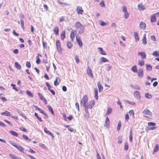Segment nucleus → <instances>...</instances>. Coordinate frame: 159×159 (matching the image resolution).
<instances>
[{
  "label": "nucleus",
  "mask_w": 159,
  "mask_h": 159,
  "mask_svg": "<svg viewBox=\"0 0 159 159\" xmlns=\"http://www.w3.org/2000/svg\"><path fill=\"white\" fill-rule=\"evenodd\" d=\"M80 104L81 106L84 107L85 110L86 107L88 106V98L87 95L84 96L82 98Z\"/></svg>",
  "instance_id": "f257e3e1"
},
{
  "label": "nucleus",
  "mask_w": 159,
  "mask_h": 159,
  "mask_svg": "<svg viewBox=\"0 0 159 159\" xmlns=\"http://www.w3.org/2000/svg\"><path fill=\"white\" fill-rule=\"evenodd\" d=\"M94 104L95 102L93 100L91 101L89 103H88V106L86 107L85 111H87V109H89V108L91 109L94 105Z\"/></svg>",
  "instance_id": "f03ea898"
},
{
  "label": "nucleus",
  "mask_w": 159,
  "mask_h": 159,
  "mask_svg": "<svg viewBox=\"0 0 159 159\" xmlns=\"http://www.w3.org/2000/svg\"><path fill=\"white\" fill-rule=\"evenodd\" d=\"M134 95L136 99L139 101L140 100L141 95L139 91H135L134 93Z\"/></svg>",
  "instance_id": "7ed1b4c3"
},
{
  "label": "nucleus",
  "mask_w": 159,
  "mask_h": 159,
  "mask_svg": "<svg viewBox=\"0 0 159 159\" xmlns=\"http://www.w3.org/2000/svg\"><path fill=\"white\" fill-rule=\"evenodd\" d=\"M76 11L78 14H82L84 12V10L81 6H77L76 7Z\"/></svg>",
  "instance_id": "20e7f679"
},
{
  "label": "nucleus",
  "mask_w": 159,
  "mask_h": 159,
  "mask_svg": "<svg viewBox=\"0 0 159 159\" xmlns=\"http://www.w3.org/2000/svg\"><path fill=\"white\" fill-rule=\"evenodd\" d=\"M56 47L57 50L59 52H60L61 51V43L60 41L58 40H57L56 42Z\"/></svg>",
  "instance_id": "39448f33"
},
{
  "label": "nucleus",
  "mask_w": 159,
  "mask_h": 159,
  "mask_svg": "<svg viewBox=\"0 0 159 159\" xmlns=\"http://www.w3.org/2000/svg\"><path fill=\"white\" fill-rule=\"evenodd\" d=\"M87 72L88 75L92 77H93V74L92 70L89 67V66H88L87 69Z\"/></svg>",
  "instance_id": "423d86ee"
},
{
  "label": "nucleus",
  "mask_w": 159,
  "mask_h": 159,
  "mask_svg": "<svg viewBox=\"0 0 159 159\" xmlns=\"http://www.w3.org/2000/svg\"><path fill=\"white\" fill-rule=\"evenodd\" d=\"M138 9L140 11H143L145 9V7L142 3H139L138 5Z\"/></svg>",
  "instance_id": "0eeeda50"
},
{
  "label": "nucleus",
  "mask_w": 159,
  "mask_h": 159,
  "mask_svg": "<svg viewBox=\"0 0 159 159\" xmlns=\"http://www.w3.org/2000/svg\"><path fill=\"white\" fill-rule=\"evenodd\" d=\"M138 75L139 78H142L143 77V70L142 69H140L139 70Z\"/></svg>",
  "instance_id": "6e6552de"
},
{
  "label": "nucleus",
  "mask_w": 159,
  "mask_h": 159,
  "mask_svg": "<svg viewBox=\"0 0 159 159\" xmlns=\"http://www.w3.org/2000/svg\"><path fill=\"white\" fill-rule=\"evenodd\" d=\"M76 40L78 43V44L79 45L80 47H82L83 46V44L82 42L80 39V37L76 36Z\"/></svg>",
  "instance_id": "1a4fd4ad"
},
{
  "label": "nucleus",
  "mask_w": 159,
  "mask_h": 159,
  "mask_svg": "<svg viewBox=\"0 0 159 159\" xmlns=\"http://www.w3.org/2000/svg\"><path fill=\"white\" fill-rule=\"evenodd\" d=\"M44 132L45 133L48 134L49 135H50L52 137V139H53L54 138V136H53L52 134L50 131L48 130L47 129L46 127H45L44 128Z\"/></svg>",
  "instance_id": "9d476101"
},
{
  "label": "nucleus",
  "mask_w": 159,
  "mask_h": 159,
  "mask_svg": "<svg viewBox=\"0 0 159 159\" xmlns=\"http://www.w3.org/2000/svg\"><path fill=\"white\" fill-rule=\"evenodd\" d=\"M143 113L144 115H148L151 116L152 115V112L148 109H145L143 111Z\"/></svg>",
  "instance_id": "9b49d317"
},
{
  "label": "nucleus",
  "mask_w": 159,
  "mask_h": 159,
  "mask_svg": "<svg viewBox=\"0 0 159 159\" xmlns=\"http://www.w3.org/2000/svg\"><path fill=\"white\" fill-rule=\"evenodd\" d=\"M104 126L106 127L107 128L109 127L110 125V120L109 118L107 117L106 118V121L104 124Z\"/></svg>",
  "instance_id": "f8f14e48"
},
{
  "label": "nucleus",
  "mask_w": 159,
  "mask_h": 159,
  "mask_svg": "<svg viewBox=\"0 0 159 159\" xmlns=\"http://www.w3.org/2000/svg\"><path fill=\"white\" fill-rule=\"evenodd\" d=\"M76 33L75 30H72L70 34V37L72 41H73V39L75 36V34Z\"/></svg>",
  "instance_id": "ddd939ff"
},
{
  "label": "nucleus",
  "mask_w": 159,
  "mask_h": 159,
  "mask_svg": "<svg viewBox=\"0 0 159 159\" xmlns=\"http://www.w3.org/2000/svg\"><path fill=\"white\" fill-rule=\"evenodd\" d=\"M138 55H140L142 59H143L146 58V55L144 52H139Z\"/></svg>",
  "instance_id": "4468645a"
},
{
  "label": "nucleus",
  "mask_w": 159,
  "mask_h": 159,
  "mask_svg": "<svg viewBox=\"0 0 159 159\" xmlns=\"http://www.w3.org/2000/svg\"><path fill=\"white\" fill-rule=\"evenodd\" d=\"M142 43L143 44L145 45L147 44V39L146 38V34H143V38L142 40Z\"/></svg>",
  "instance_id": "2eb2a0df"
},
{
  "label": "nucleus",
  "mask_w": 159,
  "mask_h": 159,
  "mask_svg": "<svg viewBox=\"0 0 159 159\" xmlns=\"http://www.w3.org/2000/svg\"><path fill=\"white\" fill-rule=\"evenodd\" d=\"M112 110L111 108H108L107 109V111L105 114V116H108L112 112Z\"/></svg>",
  "instance_id": "dca6fc26"
},
{
  "label": "nucleus",
  "mask_w": 159,
  "mask_h": 159,
  "mask_svg": "<svg viewBox=\"0 0 159 159\" xmlns=\"http://www.w3.org/2000/svg\"><path fill=\"white\" fill-rule=\"evenodd\" d=\"M80 30L78 31V33L79 34H81L84 32V27L82 25L80 28H78Z\"/></svg>",
  "instance_id": "f3484780"
},
{
  "label": "nucleus",
  "mask_w": 159,
  "mask_h": 159,
  "mask_svg": "<svg viewBox=\"0 0 159 159\" xmlns=\"http://www.w3.org/2000/svg\"><path fill=\"white\" fill-rule=\"evenodd\" d=\"M97 85L98 88L99 92L100 93L101 91L103 89V87L102 86L100 81L98 82Z\"/></svg>",
  "instance_id": "a211bd4d"
},
{
  "label": "nucleus",
  "mask_w": 159,
  "mask_h": 159,
  "mask_svg": "<svg viewBox=\"0 0 159 159\" xmlns=\"http://www.w3.org/2000/svg\"><path fill=\"white\" fill-rule=\"evenodd\" d=\"M1 114L2 115L6 116H10L11 115L10 112L8 111H6L5 112H1Z\"/></svg>",
  "instance_id": "6ab92c4d"
},
{
  "label": "nucleus",
  "mask_w": 159,
  "mask_h": 159,
  "mask_svg": "<svg viewBox=\"0 0 159 159\" xmlns=\"http://www.w3.org/2000/svg\"><path fill=\"white\" fill-rule=\"evenodd\" d=\"M134 36L136 42H138L139 40V38L137 32H134Z\"/></svg>",
  "instance_id": "aec40b11"
},
{
  "label": "nucleus",
  "mask_w": 159,
  "mask_h": 159,
  "mask_svg": "<svg viewBox=\"0 0 159 159\" xmlns=\"http://www.w3.org/2000/svg\"><path fill=\"white\" fill-rule=\"evenodd\" d=\"M150 19L152 22H155L156 21L157 19L155 15H152L150 17Z\"/></svg>",
  "instance_id": "412c9836"
},
{
  "label": "nucleus",
  "mask_w": 159,
  "mask_h": 159,
  "mask_svg": "<svg viewBox=\"0 0 159 159\" xmlns=\"http://www.w3.org/2000/svg\"><path fill=\"white\" fill-rule=\"evenodd\" d=\"M139 25L141 28L143 30H144L146 26V24L142 21L140 22Z\"/></svg>",
  "instance_id": "4be33fe9"
},
{
  "label": "nucleus",
  "mask_w": 159,
  "mask_h": 159,
  "mask_svg": "<svg viewBox=\"0 0 159 159\" xmlns=\"http://www.w3.org/2000/svg\"><path fill=\"white\" fill-rule=\"evenodd\" d=\"M38 94L39 96V98H40V99L41 100H43L44 102H46L45 104H47L46 99L44 98L42 95L40 93H38Z\"/></svg>",
  "instance_id": "5701e85b"
},
{
  "label": "nucleus",
  "mask_w": 159,
  "mask_h": 159,
  "mask_svg": "<svg viewBox=\"0 0 159 159\" xmlns=\"http://www.w3.org/2000/svg\"><path fill=\"white\" fill-rule=\"evenodd\" d=\"M65 31L64 30L62 32L61 34V40H63L65 38Z\"/></svg>",
  "instance_id": "b1692460"
},
{
  "label": "nucleus",
  "mask_w": 159,
  "mask_h": 159,
  "mask_svg": "<svg viewBox=\"0 0 159 159\" xmlns=\"http://www.w3.org/2000/svg\"><path fill=\"white\" fill-rule=\"evenodd\" d=\"M94 97L95 98L98 100V89H94Z\"/></svg>",
  "instance_id": "393cba45"
},
{
  "label": "nucleus",
  "mask_w": 159,
  "mask_h": 159,
  "mask_svg": "<svg viewBox=\"0 0 159 159\" xmlns=\"http://www.w3.org/2000/svg\"><path fill=\"white\" fill-rule=\"evenodd\" d=\"M156 129V127H147L146 128V130L147 131L149 130H154Z\"/></svg>",
  "instance_id": "a878e982"
},
{
  "label": "nucleus",
  "mask_w": 159,
  "mask_h": 159,
  "mask_svg": "<svg viewBox=\"0 0 159 159\" xmlns=\"http://www.w3.org/2000/svg\"><path fill=\"white\" fill-rule=\"evenodd\" d=\"M16 148L20 152H24V148L18 145Z\"/></svg>",
  "instance_id": "bb28decb"
},
{
  "label": "nucleus",
  "mask_w": 159,
  "mask_h": 159,
  "mask_svg": "<svg viewBox=\"0 0 159 159\" xmlns=\"http://www.w3.org/2000/svg\"><path fill=\"white\" fill-rule=\"evenodd\" d=\"M98 49L100 50L99 52L101 54L103 55H106L105 51L103 50L102 48H98Z\"/></svg>",
  "instance_id": "cd10ccee"
},
{
  "label": "nucleus",
  "mask_w": 159,
  "mask_h": 159,
  "mask_svg": "<svg viewBox=\"0 0 159 159\" xmlns=\"http://www.w3.org/2000/svg\"><path fill=\"white\" fill-rule=\"evenodd\" d=\"M131 70L132 71L134 72H137V67L136 66L134 65V66L131 69Z\"/></svg>",
  "instance_id": "c85d7f7f"
},
{
  "label": "nucleus",
  "mask_w": 159,
  "mask_h": 159,
  "mask_svg": "<svg viewBox=\"0 0 159 159\" xmlns=\"http://www.w3.org/2000/svg\"><path fill=\"white\" fill-rule=\"evenodd\" d=\"M12 135L17 136L18 135V134L15 131L13 130H10L9 132Z\"/></svg>",
  "instance_id": "c756f323"
},
{
  "label": "nucleus",
  "mask_w": 159,
  "mask_h": 159,
  "mask_svg": "<svg viewBox=\"0 0 159 159\" xmlns=\"http://www.w3.org/2000/svg\"><path fill=\"white\" fill-rule=\"evenodd\" d=\"M54 32L55 33L56 35H58L59 32V29L58 27L56 26L55 27L54 30Z\"/></svg>",
  "instance_id": "7c9ffc66"
},
{
  "label": "nucleus",
  "mask_w": 159,
  "mask_h": 159,
  "mask_svg": "<svg viewBox=\"0 0 159 159\" xmlns=\"http://www.w3.org/2000/svg\"><path fill=\"white\" fill-rule=\"evenodd\" d=\"M47 106V107L48 108L49 111L51 112V113L53 115L54 114V113L52 107L49 105H48Z\"/></svg>",
  "instance_id": "2f4dec72"
},
{
  "label": "nucleus",
  "mask_w": 159,
  "mask_h": 159,
  "mask_svg": "<svg viewBox=\"0 0 159 159\" xmlns=\"http://www.w3.org/2000/svg\"><path fill=\"white\" fill-rule=\"evenodd\" d=\"M15 65L16 67L18 70H20L21 68V66L17 62H15Z\"/></svg>",
  "instance_id": "473e14b6"
},
{
  "label": "nucleus",
  "mask_w": 159,
  "mask_h": 159,
  "mask_svg": "<svg viewBox=\"0 0 159 159\" xmlns=\"http://www.w3.org/2000/svg\"><path fill=\"white\" fill-rule=\"evenodd\" d=\"M145 97L146 98L148 99H151L152 98V95L148 93H145Z\"/></svg>",
  "instance_id": "72a5a7b5"
},
{
  "label": "nucleus",
  "mask_w": 159,
  "mask_h": 159,
  "mask_svg": "<svg viewBox=\"0 0 159 159\" xmlns=\"http://www.w3.org/2000/svg\"><path fill=\"white\" fill-rule=\"evenodd\" d=\"M67 46L68 48H70L72 46V44L71 42L68 41L67 42Z\"/></svg>",
  "instance_id": "f704fd0d"
},
{
  "label": "nucleus",
  "mask_w": 159,
  "mask_h": 159,
  "mask_svg": "<svg viewBox=\"0 0 159 159\" xmlns=\"http://www.w3.org/2000/svg\"><path fill=\"white\" fill-rule=\"evenodd\" d=\"M60 80V79L58 77H57L55 80L54 81V85L55 86H57L59 85V83L58 82V80Z\"/></svg>",
  "instance_id": "c9c22d12"
},
{
  "label": "nucleus",
  "mask_w": 159,
  "mask_h": 159,
  "mask_svg": "<svg viewBox=\"0 0 159 159\" xmlns=\"http://www.w3.org/2000/svg\"><path fill=\"white\" fill-rule=\"evenodd\" d=\"M57 3L60 4L61 6L63 7L64 6H66L67 5V4L65 2H61L60 1H59L58 0L57 1Z\"/></svg>",
  "instance_id": "e433bc0d"
},
{
  "label": "nucleus",
  "mask_w": 159,
  "mask_h": 159,
  "mask_svg": "<svg viewBox=\"0 0 159 159\" xmlns=\"http://www.w3.org/2000/svg\"><path fill=\"white\" fill-rule=\"evenodd\" d=\"M146 69L147 70L150 71L152 69V66L150 65L146 64Z\"/></svg>",
  "instance_id": "4c0bfd02"
},
{
  "label": "nucleus",
  "mask_w": 159,
  "mask_h": 159,
  "mask_svg": "<svg viewBox=\"0 0 159 159\" xmlns=\"http://www.w3.org/2000/svg\"><path fill=\"white\" fill-rule=\"evenodd\" d=\"M34 116L36 117L40 122H42L43 121V120H42L41 118L40 117H39L38 116V114L36 113H35Z\"/></svg>",
  "instance_id": "58836bf2"
},
{
  "label": "nucleus",
  "mask_w": 159,
  "mask_h": 159,
  "mask_svg": "<svg viewBox=\"0 0 159 159\" xmlns=\"http://www.w3.org/2000/svg\"><path fill=\"white\" fill-rule=\"evenodd\" d=\"M101 60L102 62H109V61L107 58L103 57L101 58Z\"/></svg>",
  "instance_id": "ea45409f"
},
{
  "label": "nucleus",
  "mask_w": 159,
  "mask_h": 159,
  "mask_svg": "<svg viewBox=\"0 0 159 159\" xmlns=\"http://www.w3.org/2000/svg\"><path fill=\"white\" fill-rule=\"evenodd\" d=\"M159 149V146L158 144H156L153 150V153L157 152Z\"/></svg>",
  "instance_id": "a19ab883"
},
{
  "label": "nucleus",
  "mask_w": 159,
  "mask_h": 159,
  "mask_svg": "<svg viewBox=\"0 0 159 159\" xmlns=\"http://www.w3.org/2000/svg\"><path fill=\"white\" fill-rule=\"evenodd\" d=\"M82 25L79 22H77L75 24V27L78 28H80Z\"/></svg>",
  "instance_id": "79ce46f5"
},
{
  "label": "nucleus",
  "mask_w": 159,
  "mask_h": 159,
  "mask_svg": "<svg viewBox=\"0 0 159 159\" xmlns=\"http://www.w3.org/2000/svg\"><path fill=\"white\" fill-rule=\"evenodd\" d=\"M144 61L143 60H139L138 64L140 66H142L144 65Z\"/></svg>",
  "instance_id": "37998d69"
},
{
  "label": "nucleus",
  "mask_w": 159,
  "mask_h": 159,
  "mask_svg": "<svg viewBox=\"0 0 159 159\" xmlns=\"http://www.w3.org/2000/svg\"><path fill=\"white\" fill-rule=\"evenodd\" d=\"M20 22H21V27L24 30V20L23 19H21L20 20Z\"/></svg>",
  "instance_id": "c03bdc74"
},
{
  "label": "nucleus",
  "mask_w": 159,
  "mask_h": 159,
  "mask_svg": "<svg viewBox=\"0 0 159 159\" xmlns=\"http://www.w3.org/2000/svg\"><path fill=\"white\" fill-rule=\"evenodd\" d=\"M9 143L11 144L12 146L15 147L16 148L18 145L15 143L13 142L12 141H10L9 142Z\"/></svg>",
  "instance_id": "a18cd8bd"
},
{
  "label": "nucleus",
  "mask_w": 159,
  "mask_h": 159,
  "mask_svg": "<svg viewBox=\"0 0 159 159\" xmlns=\"http://www.w3.org/2000/svg\"><path fill=\"white\" fill-rule=\"evenodd\" d=\"M88 109H87V112L85 111V112L86 113L85 114H84V117L85 118H86V119H87L88 118H89V113L88 112Z\"/></svg>",
  "instance_id": "49530a36"
},
{
  "label": "nucleus",
  "mask_w": 159,
  "mask_h": 159,
  "mask_svg": "<svg viewBox=\"0 0 159 159\" xmlns=\"http://www.w3.org/2000/svg\"><path fill=\"white\" fill-rule=\"evenodd\" d=\"M9 156L12 159H19V158L17 157L16 156H15L13 154H9Z\"/></svg>",
  "instance_id": "de8ad7c7"
},
{
  "label": "nucleus",
  "mask_w": 159,
  "mask_h": 159,
  "mask_svg": "<svg viewBox=\"0 0 159 159\" xmlns=\"http://www.w3.org/2000/svg\"><path fill=\"white\" fill-rule=\"evenodd\" d=\"M22 137L23 138L25 139V140H29L30 141H31V139H30L26 135H22Z\"/></svg>",
  "instance_id": "09e8293b"
},
{
  "label": "nucleus",
  "mask_w": 159,
  "mask_h": 159,
  "mask_svg": "<svg viewBox=\"0 0 159 159\" xmlns=\"http://www.w3.org/2000/svg\"><path fill=\"white\" fill-rule=\"evenodd\" d=\"M26 94L27 95L29 96L30 97H33V94L31 93V92L29 90L27 91L26 92Z\"/></svg>",
  "instance_id": "8fccbe9b"
},
{
  "label": "nucleus",
  "mask_w": 159,
  "mask_h": 159,
  "mask_svg": "<svg viewBox=\"0 0 159 159\" xmlns=\"http://www.w3.org/2000/svg\"><path fill=\"white\" fill-rule=\"evenodd\" d=\"M152 55L156 57H158L159 54L157 51H154L152 53Z\"/></svg>",
  "instance_id": "3c124183"
},
{
  "label": "nucleus",
  "mask_w": 159,
  "mask_h": 159,
  "mask_svg": "<svg viewBox=\"0 0 159 159\" xmlns=\"http://www.w3.org/2000/svg\"><path fill=\"white\" fill-rule=\"evenodd\" d=\"M11 86L12 87L13 89L15 90L16 91H17L18 90V89L16 87H15L16 85L14 84H11Z\"/></svg>",
  "instance_id": "603ef678"
},
{
  "label": "nucleus",
  "mask_w": 159,
  "mask_h": 159,
  "mask_svg": "<svg viewBox=\"0 0 159 159\" xmlns=\"http://www.w3.org/2000/svg\"><path fill=\"white\" fill-rule=\"evenodd\" d=\"M133 89L138 90H139L140 89V88L139 86L135 85L133 86Z\"/></svg>",
  "instance_id": "864d4df0"
},
{
  "label": "nucleus",
  "mask_w": 159,
  "mask_h": 159,
  "mask_svg": "<svg viewBox=\"0 0 159 159\" xmlns=\"http://www.w3.org/2000/svg\"><path fill=\"white\" fill-rule=\"evenodd\" d=\"M128 149V144L127 142H125V149L127 150Z\"/></svg>",
  "instance_id": "5fc2aeb1"
},
{
  "label": "nucleus",
  "mask_w": 159,
  "mask_h": 159,
  "mask_svg": "<svg viewBox=\"0 0 159 159\" xmlns=\"http://www.w3.org/2000/svg\"><path fill=\"white\" fill-rule=\"evenodd\" d=\"M99 5L102 7H104L105 6V4L104 3V1L102 0L99 3Z\"/></svg>",
  "instance_id": "6e6d98bb"
},
{
  "label": "nucleus",
  "mask_w": 159,
  "mask_h": 159,
  "mask_svg": "<svg viewBox=\"0 0 159 159\" xmlns=\"http://www.w3.org/2000/svg\"><path fill=\"white\" fill-rule=\"evenodd\" d=\"M123 11L124 12H127V8L125 6H123L122 7Z\"/></svg>",
  "instance_id": "4d7b16f0"
},
{
  "label": "nucleus",
  "mask_w": 159,
  "mask_h": 159,
  "mask_svg": "<svg viewBox=\"0 0 159 159\" xmlns=\"http://www.w3.org/2000/svg\"><path fill=\"white\" fill-rule=\"evenodd\" d=\"M121 126V123L120 121H119L118 123V125L117 127V129L118 130H119L120 129V127Z\"/></svg>",
  "instance_id": "13d9d810"
},
{
  "label": "nucleus",
  "mask_w": 159,
  "mask_h": 159,
  "mask_svg": "<svg viewBox=\"0 0 159 159\" xmlns=\"http://www.w3.org/2000/svg\"><path fill=\"white\" fill-rule=\"evenodd\" d=\"M79 57L78 55L75 56V61L77 63H79L80 62V60H79Z\"/></svg>",
  "instance_id": "bf43d9fd"
},
{
  "label": "nucleus",
  "mask_w": 159,
  "mask_h": 159,
  "mask_svg": "<svg viewBox=\"0 0 159 159\" xmlns=\"http://www.w3.org/2000/svg\"><path fill=\"white\" fill-rule=\"evenodd\" d=\"M156 125V123L152 122H149L148 123V126H154L155 125Z\"/></svg>",
  "instance_id": "052dcab7"
},
{
  "label": "nucleus",
  "mask_w": 159,
  "mask_h": 159,
  "mask_svg": "<svg viewBox=\"0 0 159 159\" xmlns=\"http://www.w3.org/2000/svg\"><path fill=\"white\" fill-rule=\"evenodd\" d=\"M129 16V14L128 12L125 13L124 16L125 19L127 18Z\"/></svg>",
  "instance_id": "680f3d73"
},
{
  "label": "nucleus",
  "mask_w": 159,
  "mask_h": 159,
  "mask_svg": "<svg viewBox=\"0 0 159 159\" xmlns=\"http://www.w3.org/2000/svg\"><path fill=\"white\" fill-rule=\"evenodd\" d=\"M26 65L28 68H30L31 67V64L30 62V61H27Z\"/></svg>",
  "instance_id": "e2e57ef3"
},
{
  "label": "nucleus",
  "mask_w": 159,
  "mask_h": 159,
  "mask_svg": "<svg viewBox=\"0 0 159 159\" xmlns=\"http://www.w3.org/2000/svg\"><path fill=\"white\" fill-rule=\"evenodd\" d=\"M46 84L47 87H48V89L49 90L51 89V88L52 87L50 85V84L46 82Z\"/></svg>",
  "instance_id": "0e129e2a"
},
{
  "label": "nucleus",
  "mask_w": 159,
  "mask_h": 159,
  "mask_svg": "<svg viewBox=\"0 0 159 159\" xmlns=\"http://www.w3.org/2000/svg\"><path fill=\"white\" fill-rule=\"evenodd\" d=\"M19 114L25 119H26V117L25 116H24L23 112L21 111H18Z\"/></svg>",
  "instance_id": "69168bd1"
},
{
  "label": "nucleus",
  "mask_w": 159,
  "mask_h": 159,
  "mask_svg": "<svg viewBox=\"0 0 159 159\" xmlns=\"http://www.w3.org/2000/svg\"><path fill=\"white\" fill-rule=\"evenodd\" d=\"M39 111L40 113L44 114L45 116H47V114L45 113V111L43 110L40 109Z\"/></svg>",
  "instance_id": "338daca9"
},
{
  "label": "nucleus",
  "mask_w": 159,
  "mask_h": 159,
  "mask_svg": "<svg viewBox=\"0 0 159 159\" xmlns=\"http://www.w3.org/2000/svg\"><path fill=\"white\" fill-rule=\"evenodd\" d=\"M111 69V66L109 65H107V70L108 71H110Z\"/></svg>",
  "instance_id": "774afa93"
}]
</instances>
